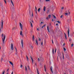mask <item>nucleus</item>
<instances>
[{
	"label": "nucleus",
	"instance_id": "nucleus-1",
	"mask_svg": "<svg viewBox=\"0 0 74 74\" xmlns=\"http://www.w3.org/2000/svg\"><path fill=\"white\" fill-rule=\"evenodd\" d=\"M29 23H30L32 27L33 24H32V23H34V22H33V20H32L31 19H30V20L29 21Z\"/></svg>",
	"mask_w": 74,
	"mask_h": 74
},
{
	"label": "nucleus",
	"instance_id": "nucleus-2",
	"mask_svg": "<svg viewBox=\"0 0 74 74\" xmlns=\"http://www.w3.org/2000/svg\"><path fill=\"white\" fill-rule=\"evenodd\" d=\"M2 41L3 42V44H4V41H5V35H4V38H2Z\"/></svg>",
	"mask_w": 74,
	"mask_h": 74
},
{
	"label": "nucleus",
	"instance_id": "nucleus-3",
	"mask_svg": "<svg viewBox=\"0 0 74 74\" xmlns=\"http://www.w3.org/2000/svg\"><path fill=\"white\" fill-rule=\"evenodd\" d=\"M13 44L11 43V49L12 51H13L14 50V47H13Z\"/></svg>",
	"mask_w": 74,
	"mask_h": 74
},
{
	"label": "nucleus",
	"instance_id": "nucleus-4",
	"mask_svg": "<svg viewBox=\"0 0 74 74\" xmlns=\"http://www.w3.org/2000/svg\"><path fill=\"white\" fill-rule=\"evenodd\" d=\"M20 25L21 30H23V26H22V24H21V23H20Z\"/></svg>",
	"mask_w": 74,
	"mask_h": 74
},
{
	"label": "nucleus",
	"instance_id": "nucleus-5",
	"mask_svg": "<svg viewBox=\"0 0 74 74\" xmlns=\"http://www.w3.org/2000/svg\"><path fill=\"white\" fill-rule=\"evenodd\" d=\"M21 44L22 46V48H23V40L21 39Z\"/></svg>",
	"mask_w": 74,
	"mask_h": 74
},
{
	"label": "nucleus",
	"instance_id": "nucleus-6",
	"mask_svg": "<svg viewBox=\"0 0 74 74\" xmlns=\"http://www.w3.org/2000/svg\"><path fill=\"white\" fill-rule=\"evenodd\" d=\"M40 61L42 62H44V59L43 58H42V57H40Z\"/></svg>",
	"mask_w": 74,
	"mask_h": 74
},
{
	"label": "nucleus",
	"instance_id": "nucleus-7",
	"mask_svg": "<svg viewBox=\"0 0 74 74\" xmlns=\"http://www.w3.org/2000/svg\"><path fill=\"white\" fill-rule=\"evenodd\" d=\"M3 21H1V29H3Z\"/></svg>",
	"mask_w": 74,
	"mask_h": 74
},
{
	"label": "nucleus",
	"instance_id": "nucleus-8",
	"mask_svg": "<svg viewBox=\"0 0 74 74\" xmlns=\"http://www.w3.org/2000/svg\"><path fill=\"white\" fill-rule=\"evenodd\" d=\"M9 63H10V64H11V65L13 67H14V64H13V63H12V62H11L10 61H9Z\"/></svg>",
	"mask_w": 74,
	"mask_h": 74
},
{
	"label": "nucleus",
	"instance_id": "nucleus-9",
	"mask_svg": "<svg viewBox=\"0 0 74 74\" xmlns=\"http://www.w3.org/2000/svg\"><path fill=\"white\" fill-rule=\"evenodd\" d=\"M52 69H53V68H52V67L51 66L50 68V71H51L52 73H53V71L52 70Z\"/></svg>",
	"mask_w": 74,
	"mask_h": 74
},
{
	"label": "nucleus",
	"instance_id": "nucleus-10",
	"mask_svg": "<svg viewBox=\"0 0 74 74\" xmlns=\"http://www.w3.org/2000/svg\"><path fill=\"white\" fill-rule=\"evenodd\" d=\"M9 1H10V0H8ZM10 2L11 3L13 6H14V3H13V2L12 0H10Z\"/></svg>",
	"mask_w": 74,
	"mask_h": 74
},
{
	"label": "nucleus",
	"instance_id": "nucleus-11",
	"mask_svg": "<svg viewBox=\"0 0 74 74\" xmlns=\"http://www.w3.org/2000/svg\"><path fill=\"white\" fill-rule=\"evenodd\" d=\"M67 32H68V37H69V33H70V32L69 31V29H68Z\"/></svg>",
	"mask_w": 74,
	"mask_h": 74
},
{
	"label": "nucleus",
	"instance_id": "nucleus-12",
	"mask_svg": "<svg viewBox=\"0 0 74 74\" xmlns=\"http://www.w3.org/2000/svg\"><path fill=\"white\" fill-rule=\"evenodd\" d=\"M47 29L49 33H50V31H49V27H48V26H47Z\"/></svg>",
	"mask_w": 74,
	"mask_h": 74
},
{
	"label": "nucleus",
	"instance_id": "nucleus-13",
	"mask_svg": "<svg viewBox=\"0 0 74 74\" xmlns=\"http://www.w3.org/2000/svg\"><path fill=\"white\" fill-rule=\"evenodd\" d=\"M36 44L37 45H38V40H37V39H36Z\"/></svg>",
	"mask_w": 74,
	"mask_h": 74
},
{
	"label": "nucleus",
	"instance_id": "nucleus-14",
	"mask_svg": "<svg viewBox=\"0 0 74 74\" xmlns=\"http://www.w3.org/2000/svg\"><path fill=\"white\" fill-rule=\"evenodd\" d=\"M45 10H46V7H45V6H44L43 8V10L44 11H45Z\"/></svg>",
	"mask_w": 74,
	"mask_h": 74
},
{
	"label": "nucleus",
	"instance_id": "nucleus-15",
	"mask_svg": "<svg viewBox=\"0 0 74 74\" xmlns=\"http://www.w3.org/2000/svg\"><path fill=\"white\" fill-rule=\"evenodd\" d=\"M20 35L21 36H23V34H22V31H20Z\"/></svg>",
	"mask_w": 74,
	"mask_h": 74
},
{
	"label": "nucleus",
	"instance_id": "nucleus-16",
	"mask_svg": "<svg viewBox=\"0 0 74 74\" xmlns=\"http://www.w3.org/2000/svg\"><path fill=\"white\" fill-rule=\"evenodd\" d=\"M30 58L32 60V63L33 64V58H32V57L31 56H30Z\"/></svg>",
	"mask_w": 74,
	"mask_h": 74
},
{
	"label": "nucleus",
	"instance_id": "nucleus-17",
	"mask_svg": "<svg viewBox=\"0 0 74 74\" xmlns=\"http://www.w3.org/2000/svg\"><path fill=\"white\" fill-rule=\"evenodd\" d=\"M32 40H33V41H34V35H33V36Z\"/></svg>",
	"mask_w": 74,
	"mask_h": 74
},
{
	"label": "nucleus",
	"instance_id": "nucleus-18",
	"mask_svg": "<svg viewBox=\"0 0 74 74\" xmlns=\"http://www.w3.org/2000/svg\"><path fill=\"white\" fill-rule=\"evenodd\" d=\"M52 53L53 54H54V49H52Z\"/></svg>",
	"mask_w": 74,
	"mask_h": 74
},
{
	"label": "nucleus",
	"instance_id": "nucleus-19",
	"mask_svg": "<svg viewBox=\"0 0 74 74\" xmlns=\"http://www.w3.org/2000/svg\"><path fill=\"white\" fill-rule=\"evenodd\" d=\"M64 34H65V38H66V40H67V37H66V34H65V33H64Z\"/></svg>",
	"mask_w": 74,
	"mask_h": 74
},
{
	"label": "nucleus",
	"instance_id": "nucleus-20",
	"mask_svg": "<svg viewBox=\"0 0 74 74\" xmlns=\"http://www.w3.org/2000/svg\"><path fill=\"white\" fill-rule=\"evenodd\" d=\"M40 10H41V8H39L38 9V12H40Z\"/></svg>",
	"mask_w": 74,
	"mask_h": 74
},
{
	"label": "nucleus",
	"instance_id": "nucleus-21",
	"mask_svg": "<svg viewBox=\"0 0 74 74\" xmlns=\"http://www.w3.org/2000/svg\"><path fill=\"white\" fill-rule=\"evenodd\" d=\"M25 71H26L27 70V67L26 66H25Z\"/></svg>",
	"mask_w": 74,
	"mask_h": 74
},
{
	"label": "nucleus",
	"instance_id": "nucleus-22",
	"mask_svg": "<svg viewBox=\"0 0 74 74\" xmlns=\"http://www.w3.org/2000/svg\"><path fill=\"white\" fill-rule=\"evenodd\" d=\"M35 8L36 12V13L37 14V8H36V6L35 7Z\"/></svg>",
	"mask_w": 74,
	"mask_h": 74
},
{
	"label": "nucleus",
	"instance_id": "nucleus-23",
	"mask_svg": "<svg viewBox=\"0 0 74 74\" xmlns=\"http://www.w3.org/2000/svg\"><path fill=\"white\" fill-rule=\"evenodd\" d=\"M5 71L3 70V72L2 73V74H4V73H5Z\"/></svg>",
	"mask_w": 74,
	"mask_h": 74
},
{
	"label": "nucleus",
	"instance_id": "nucleus-24",
	"mask_svg": "<svg viewBox=\"0 0 74 74\" xmlns=\"http://www.w3.org/2000/svg\"><path fill=\"white\" fill-rule=\"evenodd\" d=\"M51 16V15H48V18H49V19H50V18Z\"/></svg>",
	"mask_w": 74,
	"mask_h": 74
},
{
	"label": "nucleus",
	"instance_id": "nucleus-25",
	"mask_svg": "<svg viewBox=\"0 0 74 74\" xmlns=\"http://www.w3.org/2000/svg\"><path fill=\"white\" fill-rule=\"evenodd\" d=\"M38 40H39L40 41H41V39H40V38H38Z\"/></svg>",
	"mask_w": 74,
	"mask_h": 74
},
{
	"label": "nucleus",
	"instance_id": "nucleus-26",
	"mask_svg": "<svg viewBox=\"0 0 74 74\" xmlns=\"http://www.w3.org/2000/svg\"><path fill=\"white\" fill-rule=\"evenodd\" d=\"M26 58L27 61H29V58H28V57H27V56H26Z\"/></svg>",
	"mask_w": 74,
	"mask_h": 74
},
{
	"label": "nucleus",
	"instance_id": "nucleus-27",
	"mask_svg": "<svg viewBox=\"0 0 74 74\" xmlns=\"http://www.w3.org/2000/svg\"><path fill=\"white\" fill-rule=\"evenodd\" d=\"M53 17H54V18L55 19H56V16H55V15H53Z\"/></svg>",
	"mask_w": 74,
	"mask_h": 74
},
{
	"label": "nucleus",
	"instance_id": "nucleus-28",
	"mask_svg": "<svg viewBox=\"0 0 74 74\" xmlns=\"http://www.w3.org/2000/svg\"><path fill=\"white\" fill-rule=\"evenodd\" d=\"M14 48L16 50V51H17V49H16V47H15Z\"/></svg>",
	"mask_w": 74,
	"mask_h": 74
},
{
	"label": "nucleus",
	"instance_id": "nucleus-29",
	"mask_svg": "<svg viewBox=\"0 0 74 74\" xmlns=\"http://www.w3.org/2000/svg\"><path fill=\"white\" fill-rule=\"evenodd\" d=\"M16 28L15 27H14L13 28H12V30H14V29H15Z\"/></svg>",
	"mask_w": 74,
	"mask_h": 74
},
{
	"label": "nucleus",
	"instance_id": "nucleus-30",
	"mask_svg": "<svg viewBox=\"0 0 74 74\" xmlns=\"http://www.w3.org/2000/svg\"><path fill=\"white\" fill-rule=\"evenodd\" d=\"M56 22H58V23L60 24V21H56Z\"/></svg>",
	"mask_w": 74,
	"mask_h": 74
},
{
	"label": "nucleus",
	"instance_id": "nucleus-31",
	"mask_svg": "<svg viewBox=\"0 0 74 74\" xmlns=\"http://www.w3.org/2000/svg\"><path fill=\"white\" fill-rule=\"evenodd\" d=\"M40 58H38V62H40Z\"/></svg>",
	"mask_w": 74,
	"mask_h": 74
},
{
	"label": "nucleus",
	"instance_id": "nucleus-32",
	"mask_svg": "<svg viewBox=\"0 0 74 74\" xmlns=\"http://www.w3.org/2000/svg\"><path fill=\"white\" fill-rule=\"evenodd\" d=\"M4 1L5 3V4H7V1H6V0H4Z\"/></svg>",
	"mask_w": 74,
	"mask_h": 74
},
{
	"label": "nucleus",
	"instance_id": "nucleus-33",
	"mask_svg": "<svg viewBox=\"0 0 74 74\" xmlns=\"http://www.w3.org/2000/svg\"><path fill=\"white\" fill-rule=\"evenodd\" d=\"M44 67H45V71H46V68H45V65L44 66Z\"/></svg>",
	"mask_w": 74,
	"mask_h": 74
},
{
	"label": "nucleus",
	"instance_id": "nucleus-34",
	"mask_svg": "<svg viewBox=\"0 0 74 74\" xmlns=\"http://www.w3.org/2000/svg\"><path fill=\"white\" fill-rule=\"evenodd\" d=\"M18 54V51H16V55Z\"/></svg>",
	"mask_w": 74,
	"mask_h": 74
},
{
	"label": "nucleus",
	"instance_id": "nucleus-35",
	"mask_svg": "<svg viewBox=\"0 0 74 74\" xmlns=\"http://www.w3.org/2000/svg\"><path fill=\"white\" fill-rule=\"evenodd\" d=\"M64 51H66V48H64Z\"/></svg>",
	"mask_w": 74,
	"mask_h": 74
},
{
	"label": "nucleus",
	"instance_id": "nucleus-36",
	"mask_svg": "<svg viewBox=\"0 0 74 74\" xmlns=\"http://www.w3.org/2000/svg\"><path fill=\"white\" fill-rule=\"evenodd\" d=\"M49 12V10H48L47 12V14H48V12Z\"/></svg>",
	"mask_w": 74,
	"mask_h": 74
},
{
	"label": "nucleus",
	"instance_id": "nucleus-37",
	"mask_svg": "<svg viewBox=\"0 0 74 74\" xmlns=\"http://www.w3.org/2000/svg\"><path fill=\"white\" fill-rule=\"evenodd\" d=\"M37 72L38 74H39V72H38V69H37Z\"/></svg>",
	"mask_w": 74,
	"mask_h": 74
},
{
	"label": "nucleus",
	"instance_id": "nucleus-38",
	"mask_svg": "<svg viewBox=\"0 0 74 74\" xmlns=\"http://www.w3.org/2000/svg\"><path fill=\"white\" fill-rule=\"evenodd\" d=\"M45 0L47 2L50 1V0Z\"/></svg>",
	"mask_w": 74,
	"mask_h": 74
},
{
	"label": "nucleus",
	"instance_id": "nucleus-39",
	"mask_svg": "<svg viewBox=\"0 0 74 74\" xmlns=\"http://www.w3.org/2000/svg\"><path fill=\"white\" fill-rule=\"evenodd\" d=\"M65 15H68V13H65Z\"/></svg>",
	"mask_w": 74,
	"mask_h": 74
},
{
	"label": "nucleus",
	"instance_id": "nucleus-40",
	"mask_svg": "<svg viewBox=\"0 0 74 74\" xmlns=\"http://www.w3.org/2000/svg\"><path fill=\"white\" fill-rule=\"evenodd\" d=\"M62 17H63V15H62L60 17V18H62Z\"/></svg>",
	"mask_w": 74,
	"mask_h": 74
},
{
	"label": "nucleus",
	"instance_id": "nucleus-41",
	"mask_svg": "<svg viewBox=\"0 0 74 74\" xmlns=\"http://www.w3.org/2000/svg\"><path fill=\"white\" fill-rule=\"evenodd\" d=\"M23 67V65H22V64L21 65V68H22V67Z\"/></svg>",
	"mask_w": 74,
	"mask_h": 74
},
{
	"label": "nucleus",
	"instance_id": "nucleus-42",
	"mask_svg": "<svg viewBox=\"0 0 74 74\" xmlns=\"http://www.w3.org/2000/svg\"><path fill=\"white\" fill-rule=\"evenodd\" d=\"M73 44H72L71 45V46L72 47H73Z\"/></svg>",
	"mask_w": 74,
	"mask_h": 74
},
{
	"label": "nucleus",
	"instance_id": "nucleus-43",
	"mask_svg": "<svg viewBox=\"0 0 74 74\" xmlns=\"http://www.w3.org/2000/svg\"><path fill=\"white\" fill-rule=\"evenodd\" d=\"M41 44L42 45H43V42H42Z\"/></svg>",
	"mask_w": 74,
	"mask_h": 74
},
{
	"label": "nucleus",
	"instance_id": "nucleus-44",
	"mask_svg": "<svg viewBox=\"0 0 74 74\" xmlns=\"http://www.w3.org/2000/svg\"><path fill=\"white\" fill-rule=\"evenodd\" d=\"M48 19H49V18L48 17H47L46 18V19H47V20H48Z\"/></svg>",
	"mask_w": 74,
	"mask_h": 74
},
{
	"label": "nucleus",
	"instance_id": "nucleus-45",
	"mask_svg": "<svg viewBox=\"0 0 74 74\" xmlns=\"http://www.w3.org/2000/svg\"><path fill=\"white\" fill-rule=\"evenodd\" d=\"M3 34H2V37H3Z\"/></svg>",
	"mask_w": 74,
	"mask_h": 74
},
{
	"label": "nucleus",
	"instance_id": "nucleus-46",
	"mask_svg": "<svg viewBox=\"0 0 74 74\" xmlns=\"http://www.w3.org/2000/svg\"><path fill=\"white\" fill-rule=\"evenodd\" d=\"M32 17L33 16V12H32Z\"/></svg>",
	"mask_w": 74,
	"mask_h": 74
},
{
	"label": "nucleus",
	"instance_id": "nucleus-47",
	"mask_svg": "<svg viewBox=\"0 0 74 74\" xmlns=\"http://www.w3.org/2000/svg\"><path fill=\"white\" fill-rule=\"evenodd\" d=\"M61 9L63 10V9H64V7H63Z\"/></svg>",
	"mask_w": 74,
	"mask_h": 74
},
{
	"label": "nucleus",
	"instance_id": "nucleus-48",
	"mask_svg": "<svg viewBox=\"0 0 74 74\" xmlns=\"http://www.w3.org/2000/svg\"><path fill=\"white\" fill-rule=\"evenodd\" d=\"M63 59H64V55L63 54Z\"/></svg>",
	"mask_w": 74,
	"mask_h": 74
},
{
	"label": "nucleus",
	"instance_id": "nucleus-49",
	"mask_svg": "<svg viewBox=\"0 0 74 74\" xmlns=\"http://www.w3.org/2000/svg\"><path fill=\"white\" fill-rule=\"evenodd\" d=\"M29 14H30V10H29Z\"/></svg>",
	"mask_w": 74,
	"mask_h": 74
},
{
	"label": "nucleus",
	"instance_id": "nucleus-50",
	"mask_svg": "<svg viewBox=\"0 0 74 74\" xmlns=\"http://www.w3.org/2000/svg\"><path fill=\"white\" fill-rule=\"evenodd\" d=\"M2 60H3V58H1V62H2Z\"/></svg>",
	"mask_w": 74,
	"mask_h": 74
},
{
	"label": "nucleus",
	"instance_id": "nucleus-51",
	"mask_svg": "<svg viewBox=\"0 0 74 74\" xmlns=\"http://www.w3.org/2000/svg\"><path fill=\"white\" fill-rule=\"evenodd\" d=\"M56 49L55 50V53H56Z\"/></svg>",
	"mask_w": 74,
	"mask_h": 74
},
{
	"label": "nucleus",
	"instance_id": "nucleus-52",
	"mask_svg": "<svg viewBox=\"0 0 74 74\" xmlns=\"http://www.w3.org/2000/svg\"><path fill=\"white\" fill-rule=\"evenodd\" d=\"M43 26L44 27H45V25H44Z\"/></svg>",
	"mask_w": 74,
	"mask_h": 74
},
{
	"label": "nucleus",
	"instance_id": "nucleus-53",
	"mask_svg": "<svg viewBox=\"0 0 74 74\" xmlns=\"http://www.w3.org/2000/svg\"><path fill=\"white\" fill-rule=\"evenodd\" d=\"M37 30H38V31H39V29L37 28Z\"/></svg>",
	"mask_w": 74,
	"mask_h": 74
},
{
	"label": "nucleus",
	"instance_id": "nucleus-54",
	"mask_svg": "<svg viewBox=\"0 0 74 74\" xmlns=\"http://www.w3.org/2000/svg\"><path fill=\"white\" fill-rule=\"evenodd\" d=\"M36 65H37V64L36 63H35V66H36Z\"/></svg>",
	"mask_w": 74,
	"mask_h": 74
},
{
	"label": "nucleus",
	"instance_id": "nucleus-55",
	"mask_svg": "<svg viewBox=\"0 0 74 74\" xmlns=\"http://www.w3.org/2000/svg\"><path fill=\"white\" fill-rule=\"evenodd\" d=\"M69 41H71V39H69Z\"/></svg>",
	"mask_w": 74,
	"mask_h": 74
},
{
	"label": "nucleus",
	"instance_id": "nucleus-56",
	"mask_svg": "<svg viewBox=\"0 0 74 74\" xmlns=\"http://www.w3.org/2000/svg\"><path fill=\"white\" fill-rule=\"evenodd\" d=\"M52 40V44H53V40Z\"/></svg>",
	"mask_w": 74,
	"mask_h": 74
},
{
	"label": "nucleus",
	"instance_id": "nucleus-57",
	"mask_svg": "<svg viewBox=\"0 0 74 74\" xmlns=\"http://www.w3.org/2000/svg\"><path fill=\"white\" fill-rule=\"evenodd\" d=\"M13 71H12L11 73V74H13Z\"/></svg>",
	"mask_w": 74,
	"mask_h": 74
},
{
	"label": "nucleus",
	"instance_id": "nucleus-58",
	"mask_svg": "<svg viewBox=\"0 0 74 74\" xmlns=\"http://www.w3.org/2000/svg\"><path fill=\"white\" fill-rule=\"evenodd\" d=\"M56 26H58V24H56Z\"/></svg>",
	"mask_w": 74,
	"mask_h": 74
},
{
	"label": "nucleus",
	"instance_id": "nucleus-59",
	"mask_svg": "<svg viewBox=\"0 0 74 74\" xmlns=\"http://www.w3.org/2000/svg\"><path fill=\"white\" fill-rule=\"evenodd\" d=\"M41 23H43V22H41Z\"/></svg>",
	"mask_w": 74,
	"mask_h": 74
},
{
	"label": "nucleus",
	"instance_id": "nucleus-60",
	"mask_svg": "<svg viewBox=\"0 0 74 74\" xmlns=\"http://www.w3.org/2000/svg\"><path fill=\"white\" fill-rule=\"evenodd\" d=\"M39 1L40 2H41V0H39Z\"/></svg>",
	"mask_w": 74,
	"mask_h": 74
},
{
	"label": "nucleus",
	"instance_id": "nucleus-61",
	"mask_svg": "<svg viewBox=\"0 0 74 74\" xmlns=\"http://www.w3.org/2000/svg\"><path fill=\"white\" fill-rule=\"evenodd\" d=\"M8 70H9V69H8V70H7V71H8Z\"/></svg>",
	"mask_w": 74,
	"mask_h": 74
},
{
	"label": "nucleus",
	"instance_id": "nucleus-62",
	"mask_svg": "<svg viewBox=\"0 0 74 74\" xmlns=\"http://www.w3.org/2000/svg\"><path fill=\"white\" fill-rule=\"evenodd\" d=\"M31 47L32 49H33V46H31Z\"/></svg>",
	"mask_w": 74,
	"mask_h": 74
},
{
	"label": "nucleus",
	"instance_id": "nucleus-63",
	"mask_svg": "<svg viewBox=\"0 0 74 74\" xmlns=\"http://www.w3.org/2000/svg\"><path fill=\"white\" fill-rule=\"evenodd\" d=\"M27 67H28V68H29V66H27Z\"/></svg>",
	"mask_w": 74,
	"mask_h": 74
},
{
	"label": "nucleus",
	"instance_id": "nucleus-64",
	"mask_svg": "<svg viewBox=\"0 0 74 74\" xmlns=\"http://www.w3.org/2000/svg\"><path fill=\"white\" fill-rule=\"evenodd\" d=\"M43 27H44L43 26H42V28H43Z\"/></svg>",
	"mask_w": 74,
	"mask_h": 74
}]
</instances>
